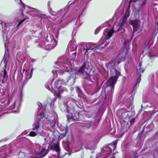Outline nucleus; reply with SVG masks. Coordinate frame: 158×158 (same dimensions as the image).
Segmentation results:
<instances>
[{
    "instance_id": "obj_1",
    "label": "nucleus",
    "mask_w": 158,
    "mask_h": 158,
    "mask_svg": "<svg viewBox=\"0 0 158 158\" xmlns=\"http://www.w3.org/2000/svg\"><path fill=\"white\" fill-rule=\"evenodd\" d=\"M91 64L89 62L84 63L78 70L76 69L74 70V74L78 75L79 73H82L83 78L89 79L92 82H94L95 80H97L98 79L99 75L96 73L92 75L90 74L91 70Z\"/></svg>"
},
{
    "instance_id": "obj_2",
    "label": "nucleus",
    "mask_w": 158,
    "mask_h": 158,
    "mask_svg": "<svg viewBox=\"0 0 158 158\" xmlns=\"http://www.w3.org/2000/svg\"><path fill=\"white\" fill-rule=\"evenodd\" d=\"M108 43L106 40H103L98 46L95 47L94 44L91 43H88L86 44V48L84 50H86L85 53L87 52L88 50H90L93 51L98 49L101 50L102 48H105L108 44Z\"/></svg>"
},
{
    "instance_id": "obj_3",
    "label": "nucleus",
    "mask_w": 158,
    "mask_h": 158,
    "mask_svg": "<svg viewBox=\"0 0 158 158\" xmlns=\"http://www.w3.org/2000/svg\"><path fill=\"white\" fill-rule=\"evenodd\" d=\"M129 118H128L127 116L125 117L121 123L123 132L122 134L121 137H122L123 135L129 129L130 124H129Z\"/></svg>"
},
{
    "instance_id": "obj_4",
    "label": "nucleus",
    "mask_w": 158,
    "mask_h": 158,
    "mask_svg": "<svg viewBox=\"0 0 158 158\" xmlns=\"http://www.w3.org/2000/svg\"><path fill=\"white\" fill-rule=\"evenodd\" d=\"M118 76L115 75L114 76L111 77L107 81V85L111 87V89L114 88V86L117 82Z\"/></svg>"
},
{
    "instance_id": "obj_5",
    "label": "nucleus",
    "mask_w": 158,
    "mask_h": 158,
    "mask_svg": "<svg viewBox=\"0 0 158 158\" xmlns=\"http://www.w3.org/2000/svg\"><path fill=\"white\" fill-rule=\"evenodd\" d=\"M48 149L42 148L39 152H37L35 155L37 156L36 158H42L44 157L48 153Z\"/></svg>"
},
{
    "instance_id": "obj_6",
    "label": "nucleus",
    "mask_w": 158,
    "mask_h": 158,
    "mask_svg": "<svg viewBox=\"0 0 158 158\" xmlns=\"http://www.w3.org/2000/svg\"><path fill=\"white\" fill-rule=\"evenodd\" d=\"M126 54L123 52H121L117 56V59L115 62L118 64H119L121 62L124 60L125 58Z\"/></svg>"
},
{
    "instance_id": "obj_7",
    "label": "nucleus",
    "mask_w": 158,
    "mask_h": 158,
    "mask_svg": "<svg viewBox=\"0 0 158 158\" xmlns=\"http://www.w3.org/2000/svg\"><path fill=\"white\" fill-rule=\"evenodd\" d=\"M59 73L61 75L64 74V77L63 78V79H62V81L64 82H68L71 79V77L69 73H68L69 76H68L66 74L64 73V71H63L61 70L60 71Z\"/></svg>"
},
{
    "instance_id": "obj_8",
    "label": "nucleus",
    "mask_w": 158,
    "mask_h": 158,
    "mask_svg": "<svg viewBox=\"0 0 158 158\" xmlns=\"http://www.w3.org/2000/svg\"><path fill=\"white\" fill-rule=\"evenodd\" d=\"M122 114L123 116H125L126 115L127 116L128 118H129V122H130V124L132 125L134 124L135 121V118H131V116L128 114H126V113H123Z\"/></svg>"
},
{
    "instance_id": "obj_9",
    "label": "nucleus",
    "mask_w": 158,
    "mask_h": 158,
    "mask_svg": "<svg viewBox=\"0 0 158 158\" xmlns=\"http://www.w3.org/2000/svg\"><path fill=\"white\" fill-rule=\"evenodd\" d=\"M2 61L4 63V67L6 69V68L7 64L8 62L9 61V56L8 55H4L3 58L2 60Z\"/></svg>"
},
{
    "instance_id": "obj_10",
    "label": "nucleus",
    "mask_w": 158,
    "mask_h": 158,
    "mask_svg": "<svg viewBox=\"0 0 158 158\" xmlns=\"http://www.w3.org/2000/svg\"><path fill=\"white\" fill-rule=\"evenodd\" d=\"M114 30L113 29H111L107 32V35L106 37V40H108L111 37L114 32Z\"/></svg>"
},
{
    "instance_id": "obj_11",
    "label": "nucleus",
    "mask_w": 158,
    "mask_h": 158,
    "mask_svg": "<svg viewBox=\"0 0 158 158\" xmlns=\"http://www.w3.org/2000/svg\"><path fill=\"white\" fill-rule=\"evenodd\" d=\"M40 119H39L37 122L34 124V127L33 128V130L35 131H36L37 132L40 128Z\"/></svg>"
},
{
    "instance_id": "obj_12",
    "label": "nucleus",
    "mask_w": 158,
    "mask_h": 158,
    "mask_svg": "<svg viewBox=\"0 0 158 158\" xmlns=\"http://www.w3.org/2000/svg\"><path fill=\"white\" fill-rule=\"evenodd\" d=\"M118 141V140L113 141L111 143L108 144L109 146H111L113 148V151H114L117 147V145Z\"/></svg>"
},
{
    "instance_id": "obj_13",
    "label": "nucleus",
    "mask_w": 158,
    "mask_h": 158,
    "mask_svg": "<svg viewBox=\"0 0 158 158\" xmlns=\"http://www.w3.org/2000/svg\"><path fill=\"white\" fill-rule=\"evenodd\" d=\"M130 2L129 5L126 10L125 14L124 15V17L128 18L130 16Z\"/></svg>"
},
{
    "instance_id": "obj_14",
    "label": "nucleus",
    "mask_w": 158,
    "mask_h": 158,
    "mask_svg": "<svg viewBox=\"0 0 158 158\" xmlns=\"http://www.w3.org/2000/svg\"><path fill=\"white\" fill-rule=\"evenodd\" d=\"M54 149L58 154H59L60 151V149L58 143H57L56 144H54Z\"/></svg>"
},
{
    "instance_id": "obj_15",
    "label": "nucleus",
    "mask_w": 158,
    "mask_h": 158,
    "mask_svg": "<svg viewBox=\"0 0 158 158\" xmlns=\"http://www.w3.org/2000/svg\"><path fill=\"white\" fill-rule=\"evenodd\" d=\"M63 90H59V92H57L56 91H55L54 93V95L56 97L60 99H61V91H63Z\"/></svg>"
},
{
    "instance_id": "obj_16",
    "label": "nucleus",
    "mask_w": 158,
    "mask_h": 158,
    "mask_svg": "<svg viewBox=\"0 0 158 158\" xmlns=\"http://www.w3.org/2000/svg\"><path fill=\"white\" fill-rule=\"evenodd\" d=\"M60 67L62 69V70L67 72H69V69L68 67L66 65H63L62 66H60Z\"/></svg>"
},
{
    "instance_id": "obj_17",
    "label": "nucleus",
    "mask_w": 158,
    "mask_h": 158,
    "mask_svg": "<svg viewBox=\"0 0 158 158\" xmlns=\"http://www.w3.org/2000/svg\"><path fill=\"white\" fill-rule=\"evenodd\" d=\"M127 18L123 16V18H122L121 19V24H122L123 25H124L126 23L127 19Z\"/></svg>"
},
{
    "instance_id": "obj_18",
    "label": "nucleus",
    "mask_w": 158,
    "mask_h": 158,
    "mask_svg": "<svg viewBox=\"0 0 158 158\" xmlns=\"http://www.w3.org/2000/svg\"><path fill=\"white\" fill-rule=\"evenodd\" d=\"M60 80L58 79L57 81L54 83L55 85L56 88H58L60 86Z\"/></svg>"
},
{
    "instance_id": "obj_19",
    "label": "nucleus",
    "mask_w": 158,
    "mask_h": 158,
    "mask_svg": "<svg viewBox=\"0 0 158 158\" xmlns=\"http://www.w3.org/2000/svg\"><path fill=\"white\" fill-rule=\"evenodd\" d=\"M141 74H139V77L136 80V83L135 84V86L136 85L138 84H139L141 80Z\"/></svg>"
},
{
    "instance_id": "obj_20",
    "label": "nucleus",
    "mask_w": 158,
    "mask_h": 158,
    "mask_svg": "<svg viewBox=\"0 0 158 158\" xmlns=\"http://www.w3.org/2000/svg\"><path fill=\"white\" fill-rule=\"evenodd\" d=\"M138 25L137 24H134L133 25V33L137 31V29L138 27Z\"/></svg>"
},
{
    "instance_id": "obj_21",
    "label": "nucleus",
    "mask_w": 158,
    "mask_h": 158,
    "mask_svg": "<svg viewBox=\"0 0 158 158\" xmlns=\"http://www.w3.org/2000/svg\"><path fill=\"white\" fill-rule=\"evenodd\" d=\"M7 72L5 68L3 69V78L5 79L6 77H7Z\"/></svg>"
},
{
    "instance_id": "obj_22",
    "label": "nucleus",
    "mask_w": 158,
    "mask_h": 158,
    "mask_svg": "<svg viewBox=\"0 0 158 158\" xmlns=\"http://www.w3.org/2000/svg\"><path fill=\"white\" fill-rule=\"evenodd\" d=\"M67 119H68V120H75L76 119H77V118L76 117H75V118H74V117H73V116L72 115V116H69V115H68L67 116Z\"/></svg>"
},
{
    "instance_id": "obj_23",
    "label": "nucleus",
    "mask_w": 158,
    "mask_h": 158,
    "mask_svg": "<svg viewBox=\"0 0 158 158\" xmlns=\"http://www.w3.org/2000/svg\"><path fill=\"white\" fill-rule=\"evenodd\" d=\"M36 135L37 134L34 131H33L31 132L29 134V135L31 137L35 136H36Z\"/></svg>"
},
{
    "instance_id": "obj_24",
    "label": "nucleus",
    "mask_w": 158,
    "mask_h": 158,
    "mask_svg": "<svg viewBox=\"0 0 158 158\" xmlns=\"http://www.w3.org/2000/svg\"><path fill=\"white\" fill-rule=\"evenodd\" d=\"M144 69L143 68H142V67L139 68V69L138 71V72L139 73V74H140V73H143L144 72Z\"/></svg>"
},
{
    "instance_id": "obj_25",
    "label": "nucleus",
    "mask_w": 158,
    "mask_h": 158,
    "mask_svg": "<svg viewBox=\"0 0 158 158\" xmlns=\"http://www.w3.org/2000/svg\"><path fill=\"white\" fill-rule=\"evenodd\" d=\"M124 25H123L122 24H120V27H119V28L118 29V31H119L120 30H123V32H125V30L123 29V27H124Z\"/></svg>"
},
{
    "instance_id": "obj_26",
    "label": "nucleus",
    "mask_w": 158,
    "mask_h": 158,
    "mask_svg": "<svg viewBox=\"0 0 158 158\" xmlns=\"http://www.w3.org/2000/svg\"><path fill=\"white\" fill-rule=\"evenodd\" d=\"M147 0H142V3L141 5V6H143L146 3Z\"/></svg>"
},
{
    "instance_id": "obj_27",
    "label": "nucleus",
    "mask_w": 158,
    "mask_h": 158,
    "mask_svg": "<svg viewBox=\"0 0 158 158\" xmlns=\"http://www.w3.org/2000/svg\"><path fill=\"white\" fill-rule=\"evenodd\" d=\"M25 20V19H23L22 20H20L19 21L17 25L18 26V25H20L21 23H22Z\"/></svg>"
},
{
    "instance_id": "obj_28",
    "label": "nucleus",
    "mask_w": 158,
    "mask_h": 158,
    "mask_svg": "<svg viewBox=\"0 0 158 158\" xmlns=\"http://www.w3.org/2000/svg\"><path fill=\"white\" fill-rule=\"evenodd\" d=\"M50 10L52 11V14L53 15H56L57 14V11H52V9H51V7H50Z\"/></svg>"
},
{
    "instance_id": "obj_29",
    "label": "nucleus",
    "mask_w": 158,
    "mask_h": 158,
    "mask_svg": "<svg viewBox=\"0 0 158 158\" xmlns=\"http://www.w3.org/2000/svg\"><path fill=\"white\" fill-rule=\"evenodd\" d=\"M33 69H31V72L30 73V75L29 77H28V79H30L31 77L32 76V72H33Z\"/></svg>"
},
{
    "instance_id": "obj_30",
    "label": "nucleus",
    "mask_w": 158,
    "mask_h": 158,
    "mask_svg": "<svg viewBox=\"0 0 158 158\" xmlns=\"http://www.w3.org/2000/svg\"><path fill=\"white\" fill-rule=\"evenodd\" d=\"M20 1L22 2V7H23L24 9L25 7V4H24L21 1V0H20Z\"/></svg>"
},
{
    "instance_id": "obj_31",
    "label": "nucleus",
    "mask_w": 158,
    "mask_h": 158,
    "mask_svg": "<svg viewBox=\"0 0 158 158\" xmlns=\"http://www.w3.org/2000/svg\"><path fill=\"white\" fill-rule=\"evenodd\" d=\"M142 66V62H140L139 63V65H138V67L139 68L141 67Z\"/></svg>"
},
{
    "instance_id": "obj_32",
    "label": "nucleus",
    "mask_w": 158,
    "mask_h": 158,
    "mask_svg": "<svg viewBox=\"0 0 158 158\" xmlns=\"http://www.w3.org/2000/svg\"><path fill=\"white\" fill-rule=\"evenodd\" d=\"M50 1H48V5L49 7H50Z\"/></svg>"
},
{
    "instance_id": "obj_33",
    "label": "nucleus",
    "mask_w": 158,
    "mask_h": 158,
    "mask_svg": "<svg viewBox=\"0 0 158 158\" xmlns=\"http://www.w3.org/2000/svg\"><path fill=\"white\" fill-rule=\"evenodd\" d=\"M73 3H74V2H72L71 1H70L69 2V3L70 4H72Z\"/></svg>"
},
{
    "instance_id": "obj_34",
    "label": "nucleus",
    "mask_w": 158,
    "mask_h": 158,
    "mask_svg": "<svg viewBox=\"0 0 158 158\" xmlns=\"http://www.w3.org/2000/svg\"><path fill=\"white\" fill-rule=\"evenodd\" d=\"M2 21H0V24H1L2 25Z\"/></svg>"
},
{
    "instance_id": "obj_35",
    "label": "nucleus",
    "mask_w": 158,
    "mask_h": 158,
    "mask_svg": "<svg viewBox=\"0 0 158 158\" xmlns=\"http://www.w3.org/2000/svg\"><path fill=\"white\" fill-rule=\"evenodd\" d=\"M115 70L116 72V73L117 72V71L116 69H115Z\"/></svg>"
},
{
    "instance_id": "obj_36",
    "label": "nucleus",
    "mask_w": 158,
    "mask_h": 158,
    "mask_svg": "<svg viewBox=\"0 0 158 158\" xmlns=\"http://www.w3.org/2000/svg\"><path fill=\"white\" fill-rule=\"evenodd\" d=\"M25 85V83L24 82V83L23 84V86Z\"/></svg>"
},
{
    "instance_id": "obj_37",
    "label": "nucleus",
    "mask_w": 158,
    "mask_h": 158,
    "mask_svg": "<svg viewBox=\"0 0 158 158\" xmlns=\"http://www.w3.org/2000/svg\"><path fill=\"white\" fill-rule=\"evenodd\" d=\"M24 71H25V69H23V72H24Z\"/></svg>"
},
{
    "instance_id": "obj_38",
    "label": "nucleus",
    "mask_w": 158,
    "mask_h": 158,
    "mask_svg": "<svg viewBox=\"0 0 158 158\" xmlns=\"http://www.w3.org/2000/svg\"><path fill=\"white\" fill-rule=\"evenodd\" d=\"M2 156V154H0V156Z\"/></svg>"
},
{
    "instance_id": "obj_39",
    "label": "nucleus",
    "mask_w": 158,
    "mask_h": 158,
    "mask_svg": "<svg viewBox=\"0 0 158 158\" xmlns=\"http://www.w3.org/2000/svg\"><path fill=\"white\" fill-rule=\"evenodd\" d=\"M134 158H135V157H134Z\"/></svg>"
}]
</instances>
